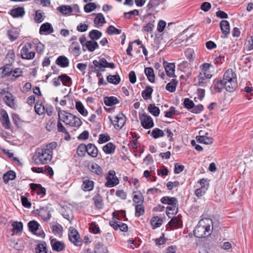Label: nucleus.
Instances as JSON below:
<instances>
[{"mask_svg": "<svg viewBox=\"0 0 253 253\" xmlns=\"http://www.w3.org/2000/svg\"><path fill=\"white\" fill-rule=\"evenodd\" d=\"M57 146L56 142H52L46 145L38 148L33 156V159L36 163L42 165L48 164L51 160L53 150Z\"/></svg>", "mask_w": 253, "mask_h": 253, "instance_id": "1", "label": "nucleus"}, {"mask_svg": "<svg viewBox=\"0 0 253 253\" xmlns=\"http://www.w3.org/2000/svg\"><path fill=\"white\" fill-rule=\"evenodd\" d=\"M58 116L59 120L62 121L66 125L79 127L82 125V122L79 118L67 111L61 110L60 108L58 110Z\"/></svg>", "mask_w": 253, "mask_h": 253, "instance_id": "2", "label": "nucleus"}, {"mask_svg": "<svg viewBox=\"0 0 253 253\" xmlns=\"http://www.w3.org/2000/svg\"><path fill=\"white\" fill-rule=\"evenodd\" d=\"M3 180L5 184H7V192L10 199H15V193L16 192V183L9 181H12L16 178V172L13 170H8L3 175Z\"/></svg>", "mask_w": 253, "mask_h": 253, "instance_id": "3", "label": "nucleus"}, {"mask_svg": "<svg viewBox=\"0 0 253 253\" xmlns=\"http://www.w3.org/2000/svg\"><path fill=\"white\" fill-rule=\"evenodd\" d=\"M161 202L164 204H168L169 205V207H167V214L168 216L169 214L170 213V211H172L171 213H174V212H176L177 210V206H178V201L174 197H170L168 196H165L161 198Z\"/></svg>", "mask_w": 253, "mask_h": 253, "instance_id": "4", "label": "nucleus"}, {"mask_svg": "<svg viewBox=\"0 0 253 253\" xmlns=\"http://www.w3.org/2000/svg\"><path fill=\"white\" fill-rule=\"evenodd\" d=\"M68 236L69 240L75 246L81 247L82 245V240L78 231L74 227H70L69 229Z\"/></svg>", "mask_w": 253, "mask_h": 253, "instance_id": "5", "label": "nucleus"}, {"mask_svg": "<svg viewBox=\"0 0 253 253\" xmlns=\"http://www.w3.org/2000/svg\"><path fill=\"white\" fill-rule=\"evenodd\" d=\"M32 45L31 43H26L21 50V55L23 59H32L35 56V52L31 51Z\"/></svg>", "mask_w": 253, "mask_h": 253, "instance_id": "6", "label": "nucleus"}, {"mask_svg": "<svg viewBox=\"0 0 253 253\" xmlns=\"http://www.w3.org/2000/svg\"><path fill=\"white\" fill-rule=\"evenodd\" d=\"M139 118L141 126L145 129H149L154 126V122L151 116L146 113L139 114Z\"/></svg>", "mask_w": 253, "mask_h": 253, "instance_id": "7", "label": "nucleus"}, {"mask_svg": "<svg viewBox=\"0 0 253 253\" xmlns=\"http://www.w3.org/2000/svg\"><path fill=\"white\" fill-rule=\"evenodd\" d=\"M29 231L38 237L44 238L45 234L38 222H28Z\"/></svg>", "mask_w": 253, "mask_h": 253, "instance_id": "8", "label": "nucleus"}, {"mask_svg": "<svg viewBox=\"0 0 253 253\" xmlns=\"http://www.w3.org/2000/svg\"><path fill=\"white\" fill-rule=\"evenodd\" d=\"M106 179L107 181L105 186L107 187H113L119 184V181L116 176V172L114 170H110L107 174Z\"/></svg>", "mask_w": 253, "mask_h": 253, "instance_id": "9", "label": "nucleus"}, {"mask_svg": "<svg viewBox=\"0 0 253 253\" xmlns=\"http://www.w3.org/2000/svg\"><path fill=\"white\" fill-rule=\"evenodd\" d=\"M109 119L116 129H121L126 123V118L122 113L115 116L113 119L111 117Z\"/></svg>", "mask_w": 253, "mask_h": 253, "instance_id": "10", "label": "nucleus"}, {"mask_svg": "<svg viewBox=\"0 0 253 253\" xmlns=\"http://www.w3.org/2000/svg\"><path fill=\"white\" fill-rule=\"evenodd\" d=\"M12 64L9 63H6V65L1 67L0 70H2V74L3 77H9L10 76H12L10 80L12 81H15L16 79V69L12 70V69L11 68Z\"/></svg>", "mask_w": 253, "mask_h": 253, "instance_id": "11", "label": "nucleus"}, {"mask_svg": "<svg viewBox=\"0 0 253 253\" xmlns=\"http://www.w3.org/2000/svg\"><path fill=\"white\" fill-rule=\"evenodd\" d=\"M212 75L211 72H206L201 71L198 76V85L199 86H206L208 80L212 77Z\"/></svg>", "mask_w": 253, "mask_h": 253, "instance_id": "12", "label": "nucleus"}, {"mask_svg": "<svg viewBox=\"0 0 253 253\" xmlns=\"http://www.w3.org/2000/svg\"><path fill=\"white\" fill-rule=\"evenodd\" d=\"M33 214L38 215L41 216L44 221L50 219L51 214L47 207L41 208L40 209L33 210L32 211Z\"/></svg>", "mask_w": 253, "mask_h": 253, "instance_id": "13", "label": "nucleus"}, {"mask_svg": "<svg viewBox=\"0 0 253 253\" xmlns=\"http://www.w3.org/2000/svg\"><path fill=\"white\" fill-rule=\"evenodd\" d=\"M223 88H224V83L222 80L219 79H215L211 87V91L213 93L221 92Z\"/></svg>", "mask_w": 253, "mask_h": 253, "instance_id": "14", "label": "nucleus"}, {"mask_svg": "<svg viewBox=\"0 0 253 253\" xmlns=\"http://www.w3.org/2000/svg\"><path fill=\"white\" fill-rule=\"evenodd\" d=\"M222 81L224 84L237 81L236 73L232 69H228L224 73Z\"/></svg>", "mask_w": 253, "mask_h": 253, "instance_id": "15", "label": "nucleus"}, {"mask_svg": "<svg viewBox=\"0 0 253 253\" xmlns=\"http://www.w3.org/2000/svg\"><path fill=\"white\" fill-rule=\"evenodd\" d=\"M164 66L167 76L170 78L175 77V64L173 63L164 62Z\"/></svg>", "mask_w": 253, "mask_h": 253, "instance_id": "16", "label": "nucleus"}, {"mask_svg": "<svg viewBox=\"0 0 253 253\" xmlns=\"http://www.w3.org/2000/svg\"><path fill=\"white\" fill-rule=\"evenodd\" d=\"M54 30L51 24L48 22L42 24L40 28L39 33L41 35H48L52 33Z\"/></svg>", "mask_w": 253, "mask_h": 253, "instance_id": "17", "label": "nucleus"}, {"mask_svg": "<svg viewBox=\"0 0 253 253\" xmlns=\"http://www.w3.org/2000/svg\"><path fill=\"white\" fill-rule=\"evenodd\" d=\"M12 226L13 227L12 229V233L10 236H7V241L9 246L15 249L16 248V241L13 236L16 233V222H12Z\"/></svg>", "mask_w": 253, "mask_h": 253, "instance_id": "18", "label": "nucleus"}, {"mask_svg": "<svg viewBox=\"0 0 253 253\" xmlns=\"http://www.w3.org/2000/svg\"><path fill=\"white\" fill-rule=\"evenodd\" d=\"M30 187L38 195L43 196L45 194V189L42 187L40 184L31 183L30 184Z\"/></svg>", "mask_w": 253, "mask_h": 253, "instance_id": "19", "label": "nucleus"}, {"mask_svg": "<svg viewBox=\"0 0 253 253\" xmlns=\"http://www.w3.org/2000/svg\"><path fill=\"white\" fill-rule=\"evenodd\" d=\"M0 114L1 116L0 120L2 124V126L6 129H9L10 128V122L7 112L5 110L2 109L0 111Z\"/></svg>", "mask_w": 253, "mask_h": 253, "instance_id": "20", "label": "nucleus"}, {"mask_svg": "<svg viewBox=\"0 0 253 253\" xmlns=\"http://www.w3.org/2000/svg\"><path fill=\"white\" fill-rule=\"evenodd\" d=\"M5 93V95L3 97V101L8 105L9 107L11 108H14L15 107V103H14V96L10 92L7 91L6 92L3 90Z\"/></svg>", "mask_w": 253, "mask_h": 253, "instance_id": "21", "label": "nucleus"}, {"mask_svg": "<svg viewBox=\"0 0 253 253\" xmlns=\"http://www.w3.org/2000/svg\"><path fill=\"white\" fill-rule=\"evenodd\" d=\"M52 250L54 251L60 252L65 249V245L62 242L57 241L55 239L50 241Z\"/></svg>", "mask_w": 253, "mask_h": 253, "instance_id": "22", "label": "nucleus"}, {"mask_svg": "<svg viewBox=\"0 0 253 253\" xmlns=\"http://www.w3.org/2000/svg\"><path fill=\"white\" fill-rule=\"evenodd\" d=\"M86 153L92 158H96L98 156V150L96 146L92 143L86 145Z\"/></svg>", "mask_w": 253, "mask_h": 253, "instance_id": "23", "label": "nucleus"}, {"mask_svg": "<svg viewBox=\"0 0 253 253\" xmlns=\"http://www.w3.org/2000/svg\"><path fill=\"white\" fill-rule=\"evenodd\" d=\"M204 231V226L198 225L194 230V235L195 237L199 238L208 237L210 234L205 233Z\"/></svg>", "mask_w": 253, "mask_h": 253, "instance_id": "24", "label": "nucleus"}, {"mask_svg": "<svg viewBox=\"0 0 253 253\" xmlns=\"http://www.w3.org/2000/svg\"><path fill=\"white\" fill-rule=\"evenodd\" d=\"M93 64L95 67H91L92 69L93 68H98L102 72L105 71L106 65L107 64V60L104 58H101L99 61L94 60L93 61Z\"/></svg>", "mask_w": 253, "mask_h": 253, "instance_id": "25", "label": "nucleus"}, {"mask_svg": "<svg viewBox=\"0 0 253 253\" xmlns=\"http://www.w3.org/2000/svg\"><path fill=\"white\" fill-rule=\"evenodd\" d=\"M56 64L62 68H66L69 66V60L64 55L59 56L55 61Z\"/></svg>", "mask_w": 253, "mask_h": 253, "instance_id": "26", "label": "nucleus"}, {"mask_svg": "<svg viewBox=\"0 0 253 253\" xmlns=\"http://www.w3.org/2000/svg\"><path fill=\"white\" fill-rule=\"evenodd\" d=\"M88 169L92 173L95 174L100 175L103 173L102 169L96 163H91L89 165Z\"/></svg>", "mask_w": 253, "mask_h": 253, "instance_id": "27", "label": "nucleus"}, {"mask_svg": "<svg viewBox=\"0 0 253 253\" xmlns=\"http://www.w3.org/2000/svg\"><path fill=\"white\" fill-rule=\"evenodd\" d=\"M220 27L222 33L224 35V38H226L230 33L229 23L227 20H222L220 23Z\"/></svg>", "mask_w": 253, "mask_h": 253, "instance_id": "28", "label": "nucleus"}, {"mask_svg": "<svg viewBox=\"0 0 253 253\" xmlns=\"http://www.w3.org/2000/svg\"><path fill=\"white\" fill-rule=\"evenodd\" d=\"M109 222L110 225L115 230L120 229V231L126 232L127 231V225L123 222Z\"/></svg>", "mask_w": 253, "mask_h": 253, "instance_id": "29", "label": "nucleus"}, {"mask_svg": "<svg viewBox=\"0 0 253 253\" xmlns=\"http://www.w3.org/2000/svg\"><path fill=\"white\" fill-rule=\"evenodd\" d=\"M144 73L146 75V77L148 81L153 83L155 82V74L154 72V70L151 67H147L144 69Z\"/></svg>", "mask_w": 253, "mask_h": 253, "instance_id": "30", "label": "nucleus"}, {"mask_svg": "<svg viewBox=\"0 0 253 253\" xmlns=\"http://www.w3.org/2000/svg\"><path fill=\"white\" fill-rule=\"evenodd\" d=\"M113 217L114 219L118 220H123L124 221L127 220L126 216V212L124 211H115L113 213Z\"/></svg>", "mask_w": 253, "mask_h": 253, "instance_id": "31", "label": "nucleus"}, {"mask_svg": "<svg viewBox=\"0 0 253 253\" xmlns=\"http://www.w3.org/2000/svg\"><path fill=\"white\" fill-rule=\"evenodd\" d=\"M153 89L150 86H147L145 89L142 91L141 95L143 98L147 100L151 98Z\"/></svg>", "mask_w": 253, "mask_h": 253, "instance_id": "32", "label": "nucleus"}, {"mask_svg": "<svg viewBox=\"0 0 253 253\" xmlns=\"http://www.w3.org/2000/svg\"><path fill=\"white\" fill-rule=\"evenodd\" d=\"M76 108L78 111L83 116L86 117L87 116L88 112L85 109L84 106L81 101H76Z\"/></svg>", "mask_w": 253, "mask_h": 253, "instance_id": "33", "label": "nucleus"}, {"mask_svg": "<svg viewBox=\"0 0 253 253\" xmlns=\"http://www.w3.org/2000/svg\"><path fill=\"white\" fill-rule=\"evenodd\" d=\"M85 47L89 51L93 52L99 47V45L96 42L90 40L85 42Z\"/></svg>", "mask_w": 253, "mask_h": 253, "instance_id": "34", "label": "nucleus"}, {"mask_svg": "<svg viewBox=\"0 0 253 253\" xmlns=\"http://www.w3.org/2000/svg\"><path fill=\"white\" fill-rule=\"evenodd\" d=\"M104 102L107 106H112L119 103L117 98L115 96L105 97L104 98Z\"/></svg>", "mask_w": 253, "mask_h": 253, "instance_id": "35", "label": "nucleus"}, {"mask_svg": "<svg viewBox=\"0 0 253 253\" xmlns=\"http://www.w3.org/2000/svg\"><path fill=\"white\" fill-rule=\"evenodd\" d=\"M224 88L227 91L231 92L234 91L237 87V81L224 84Z\"/></svg>", "mask_w": 253, "mask_h": 253, "instance_id": "36", "label": "nucleus"}, {"mask_svg": "<svg viewBox=\"0 0 253 253\" xmlns=\"http://www.w3.org/2000/svg\"><path fill=\"white\" fill-rule=\"evenodd\" d=\"M86 152V145L84 143L80 144L77 148V154L80 157H84Z\"/></svg>", "mask_w": 253, "mask_h": 253, "instance_id": "37", "label": "nucleus"}, {"mask_svg": "<svg viewBox=\"0 0 253 253\" xmlns=\"http://www.w3.org/2000/svg\"><path fill=\"white\" fill-rule=\"evenodd\" d=\"M116 149L115 145L112 142L108 143L103 147V151L107 154H111L114 153Z\"/></svg>", "mask_w": 253, "mask_h": 253, "instance_id": "38", "label": "nucleus"}, {"mask_svg": "<svg viewBox=\"0 0 253 253\" xmlns=\"http://www.w3.org/2000/svg\"><path fill=\"white\" fill-rule=\"evenodd\" d=\"M94 187V182L92 180H85L83 181L82 188L84 191H90Z\"/></svg>", "mask_w": 253, "mask_h": 253, "instance_id": "39", "label": "nucleus"}, {"mask_svg": "<svg viewBox=\"0 0 253 253\" xmlns=\"http://www.w3.org/2000/svg\"><path fill=\"white\" fill-rule=\"evenodd\" d=\"M57 9L62 14L67 15L71 13L73 9L70 5H61L57 7Z\"/></svg>", "mask_w": 253, "mask_h": 253, "instance_id": "40", "label": "nucleus"}, {"mask_svg": "<svg viewBox=\"0 0 253 253\" xmlns=\"http://www.w3.org/2000/svg\"><path fill=\"white\" fill-rule=\"evenodd\" d=\"M177 84V81L175 79H172L171 81L166 85V89L170 92H173L175 91Z\"/></svg>", "mask_w": 253, "mask_h": 253, "instance_id": "41", "label": "nucleus"}, {"mask_svg": "<svg viewBox=\"0 0 253 253\" xmlns=\"http://www.w3.org/2000/svg\"><path fill=\"white\" fill-rule=\"evenodd\" d=\"M134 193L136 194L133 195V202L137 205L142 204L144 202V197L142 194L140 192H134L133 194Z\"/></svg>", "mask_w": 253, "mask_h": 253, "instance_id": "42", "label": "nucleus"}, {"mask_svg": "<svg viewBox=\"0 0 253 253\" xmlns=\"http://www.w3.org/2000/svg\"><path fill=\"white\" fill-rule=\"evenodd\" d=\"M59 79L65 86H69L72 84L71 78L66 74L59 76Z\"/></svg>", "mask_w": 253, "mask_h": 253, "instance_id": "43", "label": "nucleus"}, {"mask_svg": "<svg viewBox=\"0 0 253 253\" xmlns=\"http://www.w3.org/2000/svg\"><path fill=\"white\" fill-rule=\"evenodd\" d=\"M148 110L155 117L158 116L160 112L159 108L153 104H151L148 106Z\"/></svg>", "mask_w": 253, "mask_h": 253, "instance_id": "44", "label": "nucleus"}, {"mask_svg": "<svg viewBox=\"0 0 253 253\" xmlns=\"http://www.w3.org/2000/svg\"><path fill=\"white\" fill-rule=\"evenodd\" d=\"M94 204L95 207L98 209H101L104 206L102 197L99 195L96 196L93 198Z\"/></svg>", "mask_w": 253, "mask_h": 253, "instance_id": "45", "label": "nucleus"}, {"mask_svg": "<svg viewBox=\"0 0 253 253\" xmlns=\"http://www.w3.org/2000/svg\"><path fill=\"white\" fill-rule=\"evenodd\" d=\"M107 81L114 84H118L120 83L121 79L118 75H109L107 78Z\"/></svg>", "mask_w": 253, "mask_h": 253, "instance_id": "46", "label": "nucleus"}, {"mask_svg": "<svg viewBox=\"0 0 253 253\" xmlns=\"http://www.w3.org/2000/svg\"><path fill=\"white\" fill-rule=\"evenodd\" d=\"M101 36V32L97 30H92L89 33V38L94 41L98 40Z\"/></svg>", "mask_w": 253, "mask_h": 253, "instance_id": "47", "label": "nucleus"}, {"mask_svg": "<svg viewBox=\"0 0 253 253\" xmlns=\"http://www.w3.org/2000/svg\"><path fill=\"white\" fill-rule=\"evenodd\" d=\"M35 252L36 253H47L45 242H42L38 244L35 248Z\"/></svg>", "mask_w": 253, "mask_h": 253, "instance_id": "48", "label": "nucleus"}, {"mask_svg": "<svg viewBox=\"0 0 253 253\" xmlns=\"http://www.w3.org/2000/svg\"><path fill=\"white\" fill-rule=\"evenodd\" d=\"M43 14L41 10H37L34 17L35 22L37 23L42 22L44 19Z\"/></svg>", "mask_w": 253, "mask_h": 253, "instance_id": "49", "label": "nucleus"}, {"mask_svg": "<svg viewBox=\"0 0 253 253\" xmlns=\"http://www.w3.org/2000/svg\"><path fill=\"white\" fill-rule=\"evenodd\" d=\"M35 110L39 115H42L45 112V107L39 102H36L35 105Z\"/></svg>", "mask_w": 253, "mask_h": 253, "instance_id": "50", "label": "nucleus"}, {"mask_svg": "<svg viewBox=\"0 0 253 253\" xmlns=\"http://www.w3.org/2000/svg\"><path fill=\"white\" fill-rule=\"evenodd\" d=\"M164 135L165 134L164 131L158 128H155L153 129L151 133V135L155 139L163 137L164 136Z\"/></svg>", "mask_w": 253, "mask_h": 253, "instance_id": "51", "label": "nucleus"}, {"mask_svg": "<svg viewBox=\"0 0 253 253\" xmlns=\"http://www.w3.org/2000/svg\"><path fill=\"white\" fill-rule=\"evenodd\" d=\"M70 49H71L76 56H79L81 54L80 47L78 42H74L72 43L70 46Z\"/></svg>", "mask_w": 253, "mask_h": 253, "instance_id": "52", "label": "nucleus"}, {"mask_svg": "<svg viewBox=\"0 0 253 253\" xmlns=\"http://www.w3.org/2000/svg\"><path fill=\"white\" fill-rule=\"evenodd\" d=\"M94 23L96 25H100L101 26L105 23V18L102 13H98L94 20Z\"/></svg>", "mask_w": 253, "mask_h": 253, "instance_id": "53", "label": "nucleus"}, {"mask_svg": "<svg viewBox=\"0 0 253 253\" xmlns=\"http://www.w3.org/2000/svg\"><path fill=\"white\" fill-rule=\"evenodd\" d=\"M160 3V0H149L147 5V10H151L158 6Z\"/></svg>", "mask_w": 253, "mask_h": 253, "instance_id": "54", "label": "nucleus"}, {"mask_svg": "<svg viewBox=\"0 0 253 253\" xmlns=\"http://www.w3.org/2000/svg\"><path fill=\"white\" fill-rule=\"evenodd\" d=\"M121 30L116 28L113 25L109 26L107 30V33L110 35H119L121 33Z\"/></svg>", "mask_w": 253, "mask_h": 253, "instance_id": "55", "label": "nucleus"}, {"mask_svg": "<svg viewBox=\"0 0 253 253\" xmlns=\"http://www.w3.org/2000/svg\"><path fill=\"white\" fill-rule=\"evenodd\" d=\"M7 35L11 41H14L16 40V29L14 27H11L8 29L7 32Z\"/></svg>", "mask_w": 253, "mask_h": 253, "instance_id": "56", "label": "nucleus"}, {"mask_svg": "<svg viewBox=\"0 0 253 253\" xmlns=\"http://www.w3.org/2000/svg\"><path fill=\"white\" fill-rule=\"evenodd\" d=\"M34 44L35 45L37 53L40 54H42L44 50V45L39 41L34 42Z\"/></svg>", "mask_w": 253, "mask_h": 253, "instance_id": "57", "label": "nucleus"}, {"mask_svg": "<svg viewBox=\"0 0 253 253\" xmlns=\"http://www.w3.org/2000/svg\"><path fill=\"white\" fill-rule=\"evenodd\" d=\"M63 216L69 221H71L73 219V215L72 211L70 208H67L64 212L62 213Z\"/></svg>", "mask_w": 253, "mask_h": 253, "instance_id": "58", "label": "nucleus"}, {"mask_svg": "<svg viewBox=\"0 0 253 253\" xmlns=\"http://www.w3.org/2000/svg\"><path fill=\"white\" fill-rule=\"evenodd\" d=\"M89 230L90 232L94 234H98L100 232V229L96 222H91L89 225Z\"/></svg>", "mask_w": 253, "mask_h": 253, "instance_id": "59", "label": "nucleus"}, {"mask_svg": "<svg viewBox=\"0 0 253 253\" xmlns=\"http://www.w3.org/2000/svg\"><path fill=\"white\" fill-rule=\"evenodd\" d=\"M15 60V53L13 50H9L6 56V60L12 64Z\"/></svg>", "mask_w": 253, "mask_h": 253, "instance_id": "60", "label": "nucleus"}, {"mask_svg": "<svg viewBox=\"0 0 253 253\" xmlns=\"http://www.w3.org/2000/svg\"><path fill=\"white\" fill-rule=\"evenodd\" d=\"M96 7V5L94 2H90L84 6V10L85 12L89 13L94 10Z\"/></svg>", "mask_w": 253, "mask_h": 253, "instance_id": "61", "label": "nucleus"}, {"mask_svg": "<svg viewBox=\"0 0 253 253\" xmlns=\"http://www.w3.org/2000/svg\"><path fill=\"white\" fill-rule=\"evenodd\" d=\"M198 142L200 143H204L207 145H210L213 143V139L210 136H205L203 138L197 141Z\"/></svg>", "mask_w": 253, "mask_h": 253, "instance_id": "62", "label": "nucleus"}, {"mask_svg": "<svg viewBox=\"0 0 253 253\" xmlns=\"http://www.w3.org/2000/svg\"><path fill=\"white\" fill-rule=\"evenodd\" d=\"M110 140V137L107 133L101 134L99 135L98 142L99 144L105 143Z\"/></svg>", "mask_w": 253, "mask_h": 253, "instance_id": "63", "label": "nucleus"}, {"mask_svg": "<svg viewBox=\"0 0 253 253\" xmlns=\"http://www.w3.org/2000/svg\"><path fill=\"white\" fill-rule=\"evenodd\" d=\"M51 230L53 233L54 234H60L62 233L63 227L59 224H57L54 225H53L51 227Z\"/></svg>", "mask_w": 253, "mask_h": 253, "instance_id": "64", "label": "nucleus"}]
</instances>
